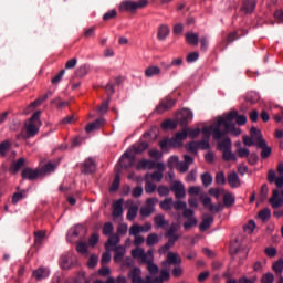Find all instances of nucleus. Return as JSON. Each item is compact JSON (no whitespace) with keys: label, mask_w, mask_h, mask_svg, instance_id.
I'll use <instances>...</instances> for the list:
<instances>
[{"label":"nucleus","mask_w":283,"mask_h":283,"mask_svg":"<svg viewBox=\"0 0 283 283\" xmlns=\"http://www.w3.org/2000/svg\"><path fill=\"white\" fill-rule=\"evenodd\" d=\"M247 116L238 115V111H231L226 117H218L214 128V138H224L227 134L240 136V128L235 125H245Z\"/></svg>","instance_id":"obj_1"},{"label":"nucleus","mask_w":283,"mask_h":283,"mask_svg":"<svg viewBox=\"0 0 283 283\" xmlns=\"http://www.w3.org/2000/svg\"><path fill=\"white\" fill-rule=\"evenodd\" d=\"M249 241L247 238L239 235L230 242L229 253L232 258L239 255V258H247L249 250L247 249Z\"/></svg>","instance_id":"obj_2"},{"label":"nucleus","mask_w":283,"mask_h":283,"mask_svg":"<svg viewBox=\"0 0 283 283\" xmlns=\"http://www.w3.org/2000/svg\"><path fill=\"white\" fill-rule=\"evenodd\" d=\"M41 111H36L25 124V136L23 138H34L39 134V125H41Z\"/></svg>","instance_id":"obj_3"},{"label":"nucleus","mask_w":283,"mask_h":283,"mask_svg":"<svg viewBox=\"0 0 283 283\" xmlns=\"http://www.w3.org/2000/svg\"><path fill=\"white\" fill-rule=\"evenodd\" d=\"M265 142L266 139H264L262 130L255 126H252L250 128L249 147H260V145Z\"/></svg>","instance_id":"obj_4"},{"label":"nucleus","mask_w":283,"mask_h":283,"mask_svg":"<svg viewBox=\"0 0 283 283\" xmlns=\"http://www.w3.org/2000/svg\"><path fill=\"white\" fill-rule=\"evenodd\" d=\"M149 1L147 0H139L137 2L134 1H123L119 6V10L122 12H136V10H140V8H145Z\"/></svg>","instance_id":"obj_5"},{"label":"nucleus","mask_w":283,"mask_h":283,"mask_svg":"<svg viewBox=\"0 0 283 283\" xmlns=\"http://www.w3.org/2000/svg\"><path fill=\"white\" fill-rule=\"evenodd\" d=\"M165 164L156 163L151 159H140L136 166V169L140 171V169H158V171H165Z\"/></svg>","instance_id":"obj_6"},{"label":"nucleus","mask_w":283,"mask_h":283,"mask_svg":"<svg viewBox=\"0 0 283 283\" xmlns=\"http://www.w3.org/2000/svg\"><path fill=\"white\" fill-rule=\"evenodd\" d=\"M175 106L176 99L167 96L160 99L159 104L155 108V112L156 114H165V112H169V109H172Z\"/></svg>","instance_id":"obj_7"},{"label":"nucleus","mask_w":283,"mask_h":283,"mask_svg":"<svg viewBox=\"0 0 283 283\" xmlns=\"http://www.w3.org/2000/svg\"><path fill=\"white\" fill-rule=\"evenodd\" d=\"M164 269H169L170 266H180L182 264V259L176 252H168L166 261H163Z\"/></svg>","instance_id":"obj_8"},{"label":"nucleus","mask_w":283,"mask_h":283,"mask_svg":"<svg viewBox=\"0 0 283 283\" xmlns=\"http://www.w3.org/2000/svg\"><path fill=\"white\" fill-rule=\"evenodd\" d=\"M134 163H136V155L132 154V150H126L119 159V165L123 169L134 167Z\"/></svg>","instance_id":"obj_9"},{"label":"nucleus","mask_w":283,"mask_h":283,"mask_svg":"<svg viewBox=\"0 0 283 283\" xmlns=\"http://www.w3.org/2000/svg\"><path fill=\"white\" fill-rule=\"evenodd\" d=\"M157 202H158L157 198H148L146 200V206L140 208V211H139L140 216L143 218H149V216L154 213L155 211L154 207L156 206Z\"/></svg>","instance_id":"obj_10"},{"label":"nucleus","mask_w":283,"mask_h":283,"mask_svg":"<svg viewBox=\"0 0 283 283\" xmlns=\"http://www.w3.org/2000/svg\"><path fill=\"white\" fill-rule=\"evenodd\" d=\"M189 133L187 128H184L181 132L177 133L172 138L169 139L170 147H180L182 145V140H186Z\"/></svg>","instance_id":"obj_11"},{"label":"nucleus","mask_w":283,"mask_h":283,"mask_svg":"<svg viewBox=\"0 0 283 283\" xmlns=\"http://www.w3.org/2000/svg\"><path fill=\"white\" fill-rule=\"evenodd\" d=\"M170 191H174L175 198L177 200H182V198H186L187 191L185 190V185L180 181H175L172 186L170 187Z\"/></svg>","instance_id":"obj_12"},{"label":"nucleus","mask_w":283,"mask_h":283,"mask_svg":"<svg viewBox=\"0 0 283 283\" xmlns=\"http://www.w3.org/2000/svg\"><path fill=\"white\" fill-rule=\"evenodd\" d=\"M191 120H193V113L190 109L184 108L180 112V117L178 118L179 125L181 127H187Z\"/></svg>","instance_id":"obj_13"},{"label":"nucleus","mask_w":283,"mask_h":283,"mask_svg":"<svg viewBox=\"0 0 283 283\" xmlns=\"http://www.w3.org/2000/svg\"><path fill=\"white\" fill-rule=\"evenodd\" d=\"M96 171V161H94L92 158H87L84 163L81 165V172L85 176H88L90 174H94Z\"/></svg>","instance_id":"obj_14"},{"label":"nucleus","mask_w":283,"mask_h":283,"mask_svg":"<svg viewBox=\"0 0 283 283\" xmlns=\"http://www.w3.org/2000/svg\"><path fill=\"white\" fill-rule=\"evenodd\" d=\"M41 172L38 169H32L30 167L23 168L21 176L23 180H36Z\"/></svg>","instance_id":"obj_15"},{"label":"nucleus","mask_w":283,"mask_h":283,"mask_svg":"<svg viewBox=\"0 0 283 283\" xmlns=\"http://www.w3.org/2000/svg\"><path fill=\"white\" fill-rule=\"evenodd\" d=\"M272 209H280L283 206V198L280 197V190L274 189L272 197L269 199Z\"/></svg>","instance_id":"obj_16"},{"label":"nucleus","mask_w":283,"mask_h":283,"mask_svg":"<svg viewBox=\"0 0 283 283\" xmlns=\"http://www.w3.org/2000/svg\"><path fill=\"white\" fill-rule=\"evenodd\" d=\"M140 275H143V271L140 270V268H134L128 273V277L130 279L132 283H145V280H143Z\"/></svg>","instance_id":"obj_17"},{"label":"nucleus","mask_w":283,"mask_h":283,"mask_svg":"<svg viewBox=\"0 0 283 283\" xmlns=\"http://www.w3.org/2000/svg\"><path fill=\"white\" fill-rule=\"evenodd\" d=\"M147 149H149V144L147 142H140L138 145H133L127 151L136 156V154H143V151H147Z\"/></svg>","instance_id":"obj_18"},{"label":"nucleus","mask_w":283,"mask_h":283,"mask_svg":"<svg viewBox=\"0 0 283 283\" xmlns=\"http://www.w3.org/2000/svg\"><path fill=\"white\" fill-rule=\"evenodd\" d=\"M154 222L157 229H164L165 231H167V228L169 227V221L165 219V214L155 216Z\"/></svg>","instance_id":"obj_19"},{"label":"nucleus","mask_w":283,"mask_h":283,"mask_svg":"<svg viewBox=\"0 0 283 283\" xmlns=\"http://www.w3.org/2000/svg\"><path fill=\"white\" fill-rule=\"evenodd\" d=\"M218 124V120H216L213 124H211L210 127H203L202 128V134H203V139L209 140L211 138V134L214 140H220L221 138H216V126Z\"/></svg>","instance_id":"obj_20"},{"label":"nucleus","mask_w":283,"mask_h":283,"mask_svg":"<svg viewBox=\"0 0 283 283\" xmlns=\"http://www.w3.org/2000/svg\"><path fill=\"white\" fill-rule=\"evenodd\" d=\"M113 251L115 252L114 262H116V264H119V262L125 258V253H127V250L123 245H116Z\"/></svg>","instance_id":"obj_21"},{"label":"nucleus","mask_w":283,"mask_h":283,"mask_svg":"<svg viewBox=\"0 0 283 283\" xmlns=\"http://www.w3.org/2000/svg\"><path fill=\"white\" fill-rule=\"evenodd\" d=\"M105 125V118H97L95 122L88 123L85 127V132L90 134V132H94L96 129H101Z\"/></svg>","instance_id":"obj_22"},{"label":"nucleus","mask_w":283,"mask_h":283,"mask_svg":"<svg viewBox=\"0 0 283 283\" xmlns=\"http://www.w3.org/2000/svg\"><path fill=\"white\" fill-rule=\"evenodd\" d=\"M228 184L232 189H238L240 187V177L238 176V172L232 171L228 175Z\"/></svg>","instance_id":"obj_23"},{"label":"nucleus","mask_w":283,"mask_h":283,"mask_svg":"<svg viewBox=\"0 0 283 283\" xmlns=\"http://www.w3.org/2000/svg\"><path fill=\"white\" fill-rule=\"evenodd\" d=\"M256 149H261V158L263 160H266V158H269L273 151L266 142H263V144L256 146Z\"/></svg>","instance_id":"obj_24"},{"label":"nucleus","mask_w":283,"mask_h":283,"mask_svg":"<svg viewBox=\"0 0 283 283\" xmlns=\"http://www.w3.org/2000/svg\"><path fill=\"white\" fill-rule=\"evenodd\" d=\"M33 277H35V280H45L50 277V270L48 268H39L33 271Z\"/></svg>","instance_id":"obj_25"},{"label":"nucleus","mask_w":283,"mask_h":283,"mask_svg":"<svg viewBox=\"0 0 283 283\" xmlns=\"http://www.w3.org/2000/svg\"><path fill=\"white\" fill-rule=\"evenodd\" d=\"M119 242H120V237L118 234H111L108 240L105 243L106 251H112L111 247H117L116 244H118Z\"/></svg>","instance_id":"obj_26"},{"label":"nucleus","mask_w":283,"mask_h":283,"mask_svg":"<svg viewBox=\"0 0 283 283\" xmlns=\"http://www.w3.org/2000/svg\"><path fill=\"white\" fill-rule=\"evenodd\" d=\"M123 216V199H118L113 203V218Z\"/></svg>","instance_id":"obj_27"},{"label":"nucleus","mask_w":283,"mask_h":283,"mask_svg":"<svg viewBox=\"0 0 283 283\" xmlns=\"http://www.w3.org/2000/svg\"><path fill=\"white\" fill-rule=\"evenodd\" d=\"M60 266L62 269H72V253L63 254L61 256Z\"/></svg>","instance_id":"obj_28"},{"label":"nucleus","mask_w":283,"mask_h":283,"mask_svg":"<svg viewBox=\"0 0 283 283\" xmlns=\"http://www.w3.org/2000/svg\"><path fill=\"white\" fill-rule=\"evenodd\" d=\"M169 36V27L163 24L158 29L157 39L159 41H165Z\"/></svg>","instance_id":"obj_29"},{"label":"nucleus","mask_w":283,"mask_h":283,"mask_svg":"<svg viewBox=\"0 0 283 283\" xmlns=\"http://www.w3.org/2000/svg\"><path fill=\"white\" fill-rule=\"evenodd\" d=\"M43 240H45V231H35L34 232V247H36V249H39V247H41V244H43Z\"/></svg>","instance_id":"obj_30"},{"label":"nucleus","mask_w":283,"mask_h":283,"mask_svg":"<svg viewBox=\"0 0 283 283\" xmlns=\"http://www.w3.org/2000/svg\"><path fill=\"white\" fill-rule=\"evenodd\" d=\"M212 222H213V217L211 216L205 217L201 223L199 224L200 231H207V229L211 227Z\"/></svg>","instance_id":"obj_31"},{"label":"nucleus","mask_w":283,"mask_h":283,"mask_svg":"<svg viewBox=\"0 0 283 283\" xmlns=\"http://www.w3.org/2000/svg\"><path fill=\"white\" fill-rule=\"evenodd\" d=\"M223 205L224 207H233V205H235V196H233L231 192L224 193Z\"/></svg>","instance_id":"obj_32"},{"label":"nucleus","mask_w":283,"mask_h":283,"mask_svg":"<svg viewBox=\"0 0 283 283\" xmlns=\"http://www.w3.org/2000/svg\"><path fill=\"white\" fill-rule=\"evenodd\" d=\"M136 216H138V206H130L126 216L127 220H129V222H134V220H136Z\"/></svg>","instance_id":"obj_33"},{"label":"nucleus","mask_w":283,"mask_h":283,"mask_svg":"<svg viewBox=\"0 0 283 283\" xmlns=\"http://www.w3.org/2000/svg\"><path fill=\"white\" fill-rule=\"evenodd\" d=\"M258 218H260L262 222H269V220H271V209L264 208L263 210L259 211Z\"/></svg>","instance_id":"obj_34"},{"label":"nucleus","mask_w":283,"mask_h":283,"mask_svg":"<svg viewBox=\"0 0 283 283\" xmlns=\"http://www.w3.org/2000/svg\"><path fill=\"white\" fill-rule=\"evenodd\" d=\"M165 237L167 235H178V231H180V224L177 222H172L169 229H166Z\"/></svg>","instance_id":"obj_35"},{"label":"nucleus","mask_w":283,"mask_h":283,"mask_svg":"<svg viewBox=\"0 0 283 283\" xmlns=\"http://www.w3.org/2000/svg\"><path fill=\"white\" fill-rule=\"evenodd\" d=\"M160 242V238H158V234L150 233L146 238V244L147 247H154L155 244H158Z\"/></svg>","instance_id":"obj_36"},{"label":"nucleus","mask_w":283,"mask_h":283,"mask_svg":"<svg viewBox=\"0 0 283 283\" xmlns=\"http://www.w3.org/2000/svg\"><path fill=\"white\" fill-rule=\"evenodd\" d=\"M158 74H160V67L158 66H149L145 70V76H147V78H151V76H158Z\"/></svg>","instance_id":"obj_37"},{"label":"nucleus","mask_w":283,"mask_h":283,"mask_svg":"<svg viewBox=\"0 0 283 283\" xmlns=\"http://www.w3.org/2000/svg\"><path fill=\"white\" fill-rule=\"evenodd\" d=\"M186 41L189 45H198L200 38L196 33H186Z\"/></svg>","instance_id":"obj_38"},{"label":"nucleus","mask_w":283,"mask_h":283,"mask_svg":"<svg viewBox=\"0 0 283 283\" xmlns=\"http://www.w3.org/2000/svg\"><path fill=\"white\" fill-rule=\"evenodd\" d=\"M218 149L220 151H226L231 149V138L226 137L221 143L218 144Z\"/></svg>","instance_id":"obj_39"},{"label":"nucleus","mask_w":283,"mask_h":283,"mask_svg":"<svg viewBox=\"0 0 283 283\" xmlns=\"http://www.w3.org/2000/svg\"><path fill=\"white\" fill-rule=\"evenodd\" d=\"M140 260L143 264H149L154 262V252L151 250L144 252V255H142Z\"/></svg>","instance_id":"obj_40"},{"label":"nucleus","mask_w":283,"mask_h":283,"mask_svg":"<svg viewBox=\"0 0 283 283\" xmlns=\"http://www.w3.org/2000/svg\"><path fill=\"white\" fill-rule=\"evenodd\" d=\"M201 182L203 187H210V185L213 182V177L209 172H203L201 175Z\"/></svg>","instance_id":"obj_41"},{"label":"nucleus","mask_w":283,"mask_h":283,"mask_svg":"<svg viewBox=\"0 0 283 283\" xmlns=\"http://www.w3.org/2000/svg\"><path fill=\"white\" fill-rule=\"evenodd\" d=\"M171 205H174L172 198H166L164 201H160L159 206L160 209L164 211H171Z\"/></svg>","instance_id":"obj_42"},{"label":"nucleus","mask_w":283,"mask_h":283,"mask_svg":"<svg viewBox=\"0 0 283 283\" xmlns=\"http://www.w3.org/2000/svg\"><path fill=\"white\" fill-rule=\"evenodd\" d=\"M272 270L274 271V273L276 275H282V272H283V260L280 259L276 262H274L273 265H272Z\"/></svg>","instance_id":"obj_43"},{"label":"nucleus","mask_w":283,"mask_h":283,"mask_svg":"<svg viewBox=\"0 0 283 283\" xmlns=\"http://www.w3.org/2000/svg\"><path fill=\"white\" fill-rule=\"evenodd\" d=\"M200 200H201L203 207L208 208L209 211H213V207H214V206H213V203H211L210 197H207V196H205V195H201V196H200Z\"/></svg>","instance_id":"obj_44"},{"label":"nucleus","mask_w":283,"mask_h":283,"mask_svg":"<svg viewBox=\"0 0 283 283\" xmlns=\"http://www.w3.org/2000/svg\"><path fill=\"white\" fill-rule=\"evenodd\" d=\"M176 127H178V123L171 119H166L161 123V129H176Z\"/></svg>","instance_id":"obj_45"},{"label":"nucleus","mask_w":283,"mask_h":283,"mask_svg":"<svg viewBox=\"0 0 283 283\" xmlns=\"http://www.w3.org/2000/svg\"><path fill=\"white\" fill-rule=\"evenodd\" d=\"M222 158H223V160H226L227 163H231V160H237L235 154H233V153L231 151V149L222 150Z\"/></svg>","instance_id":"obj_46"},{"label":"nucleus","mask_w":283,"mask_h":283,"mask_svg":"<svg viewBox=\"0 0 283 283\" xmlns=\"http://www.w3.org/2000/svg\"><path fill=\"white\" fill-rule=\"evenodd\" d=\"M88 72H90V69L87 67V65H82L77 69L75 74H76V76H78V78H85V76H87Z\"/></svg>","instance_id":"obj_47"},{"label":"nucleus","mask_w":283,"mask_h":283,"mask_svg":"<svg viewBox=\"0 0 283 283\" xmlns=\"http://www.w3.org/2000/svg\"><path fill=\"white\" fill-rule=\"evenodd\" d=\"M11 144L8 140L0 143V156H6L10 150Z\"/></svg>","instance_id":"obj_48"},{"label":"nucleus","mask_w":283,"mask_h":283,"mask_svg":"<svg viewBox=\"0 0 283 283\" xmlns=\"http://www.w3.org/2000/svg\"><path fill=\"white\" fill-rule=\"evenodd\" d=\"M63 76H65V69L61 70L55 76L52 77V85H59V82L63 81Z\"/></svg>","instance_id":"obj_49"},{"label":"nucleus","mask_w":283,"mask_h":283,"mask_svg":"<svg viewBox=\"0 0 283 283\" xmlns=\"http://www.w3.org/2000/svg\"><path fill=\"white\" fill-rule=\"evenodd\" d=\"M25 165V158H19L13 165H12V171L13 174H17L21 167Z\"/></svg>","instance_id":"obj_50"},{"label":"nucleus","mask_w":283,"mask_h":283,"mask_svg":"<svg viewBox=\"0 0 283 283\" xmlns=\"http://www.w3.org/2000/svg\"><path fill=\"white\" fill-rule=\"evenodd\" d=\"M186 149L190 154H198V142H190L186 144Z\"/></svg>","instance_id":"obj_51"},{"label":"nucleus","mask_w":283,"mask_h":283,"mask_svg":"<svg viewBox=\"0 0 283 283\" xmlns=\"http://www.w3.org/2000/svg\"><path fill=\"white\" fill-rule=\"evenodd\" d=\"M144 253L145 250L143 248H136L132 250V258H134L135 260H142Z\"/></svg>","instance_id":"obj_52"},{"label":"nucleus","mask_w":283,"mask_h":283,"mask_svg":"<svg viewBox=\"0 0 283 283\" xmlns=\"http://www.w3.org/2000/svg\"><path fill=\"white\" fill-rule=\"evenodd\" d=\"M196 224H198V219H196V217L188 218L184 223V229L189 230L191 227H196Z\"/></svg>","instance_id":"obj_53"},{"label":"nucleus","mask_w":283,"mask_h":283,"mask_svg":"<svg viewBox=\"0 0 283 283\" xmlns=\"http://www.w3.org/2000/svg\"><path fill=\"white\" fill-rule=\"evenodd\" d=\"M97 264H98V256L96 254H92L87 262L88 269H96Z\"/></svg>","instance_id":"obj_54"},{"label":"nucleus","mask_w":283,"mask_h":283,"mask_svg":"<svg viewBox=\"0 0 283 283\" xmlns=\"http://www.w3.org/2000/svg\"><path fill=\"white\" fill-rule=\"evenodd\" d=\"M147 271L150 273V275H158V265L151 261L150 263H147Z\"/></svg>","instance_id":"obj_55"},{"label":"nucleus","mask_w":283,"mask_h":283,"mask_svg":"<svg viewBox=\"0 0 283 283\" xmlns=\"http://www.w3.org/2000/svg\"><path fill=\"white\" fill-rule=\"evenodd\" d=\"M119 187H120V175L116 174L113 180V184L111 186V191H118Z\"/></svg>","instance_id":"obj_56"},{"label":"nucleus","mask_w":283,"mask_h":283,"mask_svg":"<svg viewBox=\"0 0 283 283\" xmlns=\"http://www.w3.org/2000/svg\"><path fill=\"white\" fill-rule=\"evenodd\" d=\"M273 282H275V275H273V273L269 272L263 274L261 279V283H273Z\"/></svg>","instance_id":"obj_57"},{"label":"nucleus","mask_w":283,"mask_h":283,"mask_svg":"<svg viewBox=\"0 0 283 283\" xmlns=\"http://www.w3.org/2000/svg\"><path fill=\"white\" fill-rule=\"evenodd\" d=\"M198 149L207 150L210 149L211 145L209 144V139L202 138L200 142H197Z\"/></svg>","instance_id":"obj_58"},{"label":"nucleus","mask_w":283,"mask_h":283,"mask_svg":"<svg viewBox=\"0 0 283 283\" xmlns=\"http://www.w3.org/2000/svg\"><path fill=\"white\" fill-rule=\"evenodd\" d=\"M114 231V224L112 222H106L103 226V234L104 235H112V232Z\"/></svg>","instance_id":"obj_59"},{"label":"nucleus","mask_w":283,"mask_h":283,"mask_svg":"<svg viewBox=\"0 0 283 283\" xmlns=\"http://www.w3.org/2000/svg\"><path fill=\"white\" fill-rule=\"evenodd\" d=\"M264 253L268 258H275L277 255V249L275 247H269L265 248Z\"/></svg>","instance_id":"obj_60"},{"label":"nucleus","mask_w":283,"mask_h":283,"mask_svg":"<svg viewBox=\"0 0 283 283\" xmlns=\"http://www.w3.org/2000/svg\"><path fill=\"white\" fill-rule=\"evenodd\" d=\"M117 14L116 10L113 9L103 15V21H112V19H116Z\"/></svg>","instance_id":"obj_61"},{"label":"nucleus","mask_w":283,"mask_h":283,"mask_svg":"<svg viewBox=\"0 0 283 283\" xmlns=\"http://www.w3.org/2000/svg\"><path fill=\"white\" fill-rule=\"evenodd\" d=\"M77 253H81L82 255H86L87 253V244L85 242H80L76 245Z\"/></svg>","instance_id":"obj_62"},{"label":"nucleus","mask_w":283,"mask_h":283,"mask_svg":"<svg viewBox=\"0 0 283 283\" xmlns=\"http://www.w3.org/2000/svg\"><path fill=\"white\" fill-rule=\"evenodd\" d=\"M139 233H142V228L139 224H133L130 228H129V235H138Z\"/></svg>","instance_id":"obj_63"},{"label":"nucleus","mask_w":283,"mask_h":283,"mask_svg":"<svg viewBox=\"0 0 283 283\" xmlns=\"http://www.w3.org/2000/svg\"><path fill=\"white\" fill-rule=\"evenodd\" d=\"M277 180V174L275 172V170L270 169L268 172V182H270V185H273V182H275Z\"/></svg>","instance_id":"obj_64"}]
</instances>
